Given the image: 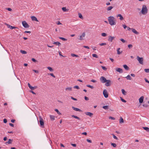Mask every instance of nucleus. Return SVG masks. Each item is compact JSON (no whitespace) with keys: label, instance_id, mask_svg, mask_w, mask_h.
<instances>
[{"label":"nucleus","instance_id":"38","mask_svg":"<svg viewBox=\"0 0 149 149\" xmlns=\"http://www.w3.org/2000/svg\"><path fill=\"white\" fill-rule=\"evenodd\" d=\"M71 56L72 57H79L76 54H71Z\"/></svg>","mask_w":149,"mask_h":149},{"label":"nucleus","instance_id":"54","mask_svg":"<svg viewBox=\"0 0 149 149\" xmlns=\"http://www.w3.org/2000/svg\"><path fill=\"white\" fill-rule=\"evenodd\" d=\"M49 74L50 75L52 76V77H53L54 78L56 77L54 75L53 73H50Z\"/></svg>","mask_w":149,"mask_h":149},{"label":"nucleus","instance_id":"5","mask_svg":"<svg viewBox=\"0 0 149 149\" xmlns=\"http://www.w3.org/2000/svg\"><path fill=\"white\" fill-rule=\"evenodd\" d=\"M22 24L23 26L25 28H28L29 27V26L25 21H23Z\"/></svg>","mask_w":149,"mask_h":149},{"label":"nucleus","instance_id":"27","mask_svg":"<svg viewBox=\"0 0 149 149\" xmlns=\"http://www.w3.org/2000/svg\"><path fill=\"white\" fill-rule=\"evenodd\" d=\"M113 8V6H110L108 7L107 8V11L110 10H111Z\"/></svg>","mask_w":149,"mask_h":149},{"label":"nucleus","instance_id":"48","mask_svg":"<svg viewBox=\"0 0 149 149\" xmlns=\"http://www.w3.org/2000/svg\"><path fill=\"white\" fill-rule=\"evenodd\" d=\"M101 67L103 70H107V68L103 66H102Z\"/></svg>","mask_w":149,"mask_h":149},{"label":"nucleus","instance_id":"9","mask_svg":"<svg viewBox=\"0 0 149 149\" xmlns=\"http://www.w3.org/2000/svg\"><path fill=\"white\" fill-rule=\"evenodd\" d=\"M111 81L110 80H107V81L105 84V85L107 86H109L111 85Z\"/></svg>","mask_w":149,"mask_h":149},{"label":"nucleus","instance_id":"57","mask_svg":"<svg viewBox=\"0 0 149 149\" xmlns=\"http://www.w3.org/2000/svg\"><path fill=\"white\" fill-rule=\"evenodd\" d=\"M71 99H72V100H74L75 101H77V99L74 98V97H71Z\"/></svg>","mask_w":149,"mask_h":149},{"label":"nucleus","instance_id":"35","mask_svg":"<svg viewBox=\"0 0 149 149\" xmlns=\"http://www.w3.org/2000/svg\"><path fill=\"white\" fill-rule=\"evenodd\" d=\"M55 111L56 112H57V113H58V115H61V113L60 112H59V111H58V109H55Z\"/></svg>","mask_w":149,"mask_h":149},{"label":"nucleus","instance_id":"20","mask_svg":"<svg viewBox=\"0 0 149 149\" xmlns=\"http://www.w3.org/2000/svg\"><path fill=\"white\" fill-rule=\"evenodd\" d=\"M142 128L147 132H149V128L147 127H143Z\"/></svg>","mask_w":149,"mask_h":149},{"label":"nucleus","instance_id":"45","mask_svg":"<svg viewBox=\"0 0 149 149\" xmlns=\"http://www.w3.org/2000/svg\"><path fill=\"white\" fill-rule=\"evenodd\" d=\"M106 45V44L105 43H101L99 44V45L101 46L105 45Z\"/></svg>","mask_w":149,"mask_h":149},{"label":"nucleus","instance_id":"22","mask_svg":"<svg viewBox=\"0 0 149 149\" xmlns=\"http://www.w3.org/2000/svg\"><path fill=\"white\" fill-rule=\"evenodd\" d=\"M120 49V48H118V49L117 50V54H119V55L120 54H121V53L122 52V51H121V52H120L119 51V50Z\"/></svg>","mask_w":149,"mask_h":149},{"label":"nucleus","instance_id":"55","mask_svg":"<svg viewBox=\"0 0 149 149\" xmlns=\"http://www.w3.org/2000/svg\"><path fill=\"white\" fill-rule=\"evenodd\" d=\"M86 141H87L89 142V143H92V141L90 140H89V139H86Z\"/></svg>","mask_w":149,"mask_h":149},{"label":"nucleus","instance_id":"4","mask_svg":"<svg viewBox=\"0 0 149 149\" xmlns=\"http://www.w3.org/2000/svg\"><path fill=\"white\" fill-rule=\"evenodd\" d=\"M136 59L139 61V63L142 65L143 64V59L142 57H140L139 56H138L136 57Z\"/></svg>","mask_w":149,"mask_h":149},{"label":"nucleus","instance_id":"46","mask_svg":"<svg viewBox=\"0 0 149 149\" xmlns=\"http://www.w3.org/2000/svg\"><path fill=\"white\" fill-rule=\"evenodd\" d=\"M62 10L64 12L66 11L67 9L65 7H63L62 8Z\"/></svg>","mask_w":149,"mask_h":149},{"label":"nucleus","instance_id":"34","mask_svg":"<svg viewBox=\"0 0 149 149\" xmlns=\"http://www.w3.org/2000/svg\"><path fill=\"white\" fill-rule=\"evenodd\" d=\"M59 38L61 39V40H63V41H67V39L64 38H63V37H59Z\"/></svg>","mask_w":149,"mask_h":149},{"label":"nucleus","instance_id":"63","mask_svg":"<svg viewBox=\"0 0 149 149\" xmlns=\"http://www.w3.org/2000/svg\"><path fill=\"white\" fill-rule=\"evenodd\" d=\"M143 106L145 107H148V105L147 104H143Z\"/></svg>","mask_w":149,"mask_h":149},{"label":"nucleus","instance_id":"18","mask_svg":"<svg viewBox=\"0 0 149 149\" xmlns=\"http://www.w3.org/2000/svg\"><path fill=\"white\" fill-rule=\"evenodd\" d=\"M6 24L8 26V28H10L11 29H14L16 28L15 26H13L11 25L7 24Z\"/></svg>","mask_w":149,"mask_h":149},{"label":"nucleus","instance_id":"6","mask_svg":"<svg viewBox=\"0 0 149 149\" xmlns=\"http://www.w3.org/2000/svg\"><path fill=\"white\" fill-rule=\"evenodd\" d=\"M100 80L102 83H104L106 82L107 79L104 77L102 76L100 78Z\"/></svg>","mask_w":149,"mask_h":149},{"label":"nucleus","instance_id":"25","mask_svg":"<svg viewBox=\"0 0 149 149\" xmlns=\"http://www.w3.org/2000/svg\"><path fill=\"white\" fill-rule=\"evenodd\" d=\"M53 44L56 45H58L59 46L61 45V44L58 42H54Z\"/></svg>","mask_w":149,"mask_h":149},{"label":"nucleus","instance_id":"24","mask_svg":"<svg viewBox=\"0 0 149 149\" xmlns=\"http://www.w3.org/2000/svg\"><path fill=\"white\" fill-rule=\"evenodd\" d=\"M124 122V120L123 119V118L121 117L120 118V119L119 120V123H123Z\"/></svg>","mask_w":149,"mask_h":149},{"label":"nucleus","instance_id":"19","mask_svg":"<svg viewBox=\"0 0 149 149\" xmlns=\"http://www.w3.org/2000/svg\"><path fill=\"white\" fill-rule=\"evenodd\" d=\"M123 67L124 68L127 70H128L129 69V67L126 65H123Z\"/></svg>","mask_w":149,"mask_h":149},{"label":"nucleus","instance_id":"1","mask_svg":"<svg viewBox=\"0 0 149 149\" xmlns=\"http://www.w3.org/2000/svg\"><path fill=\"white\" fill-rule=\"evenodd\" d=\"M115 18L113 16H110L108 17V20L109 24L111 26L115 25L116 23L115 21Z\"/></svg>","mask_w":149,"mask_h":149},{"label":"nucleus","instance_id":"12","mask_svg":"<svg viewBox=\"0 0 149 149\" xmlns=\"http://www.w3.org/2000/svg\"><path fill=\"white\" fill-rule=\"evenodd\" d=\"M31 18L32 21H35L36 22H38V20L37 19V18L34 16H32L31 17Z\"/></svg>","mask_w":149,"mask_h":149},{"label":"nucleus","instance_id":"36","mask_svg":"<svg viewBox=\"0 0 149 149\" xmlns=\"http://www.w3.org/2000/svg\"><path fill=\"white\" fill-rule=\"evenodd\" d=\"M111 144L113 147L115 148L116 146V143H111Z\"/></svg>","mask_w":149,"mask_h":149},{"label":"nucleus","instance_id":"39","mask_svg":"<svg viewBox=\"0 0 149 149\" xmlns=\"http://www.w3.org/2000/svg\"><path fill=\"white\" fill-rule=\"evenodd\" d=\"M111 135L113 136V138L114 139L116 140H118V138H117V137L116 136L113 134H112Z\"/></svg>","mask_w":149,"mask_h":149},{"label":"nucleus","instance_id":"32","mask_svg":"<svg viewBox=\"0 0 149 149\" xmlns=\"http://www.w3.org/2000/svg\"><path fill=\"white\" fill-rule=\"evenodd\" d=\"M108 106L106 105L103 107L102 108L105 110H107L108 109Z\"/></svg>","mask_w":149,"mask_h":149},{"label":"nucleus","instance_id":"31","mask_svg":"<svg viewBox=\"0 0 149 149\" xmlns=\"http://www.w3.org/2000/svg\"><path fill=\"white\" fill-rule=\"evenodd\" d=\"M20 52L21 53L23 54H25L27 53L24 50H21Z\"/></svg>","mask_w":149,"mask_h":149},{"label":"nucleus","instance_id":"52","mask_svg":"<svg viewBox=\"0 0 149 149\" xmlns=\"http://www.w3.org/2000/svg\"><path fill=\"white\" fill-rule=\"evenodd\" d=\"M109 119H111L113 120H115V118H114L113 117H111V116H109Z\"/></svg>","mask_w":149,"mask_h":149},{"label":"nucleus","instance_id":"13","mask_svg":"<svg viewBox=\"0 0 149 149\" xmlns=\"http://www.w3.org/2000/svg\"><path fill=\"white\" fill-rule=\"evenodd\" d=\"M132 32L136 34H139V33L136 31L134 29L132 28Z\"/></svg>","mask_w":149,"mask_h":149},{"label":"nucleus","instance_id":"56","mask_svg":"<svg viewBox=\"0 0 149 149\" xmlns=\"http://www.w3.org/2000/svg\"><path fill=\"white\" fill-rule=\"evenodd\" d=\"M33 71L34 72L36 73H38L39 72L38 70H33Z\"/></svg>","mask_w":149,"mask_h":149},{"label":"nucleus","instance_id":"7","mask_svg":"<svg viewBox=\"0 0 149 149\" xmlns=\"http://www.w3.org/2000/svg\"><path fill=\"white\" fill-rule=\"evenodd\" d=\"M103 94L105 98H107L108 97V94L106 89L104 90L103 91Z\"/></svg>","mask_w":149,"mask_h":149},{"label":"nucleus","instance_id":"41","mask_svg":"<svg viewBox=\"0 0 149 149\" xmlns=\"http://www.w3.org/2000/svg\"><path fill=\"white\" fill-rule=\"evenodd\" d=\"M79 17L81 19H83V18L82 15L81 13L79 14Z\"/></svg>","mask_w":149,"mask_h":149},{"label":"nucleus","instance_id":"3","mask_svg":"<svg viewBox=\"0 0 149 149\" xmlns=\"http://www.w3.org/2000/svg\"><path fill=\"white\" fill-rule=\"evenodd\" d=\"M39 122L40 123V126L41 127L43 128L44 127V122L43 120L40 116H39Z\"/></svg>","mask_w":149,"mask_h":149},{"label":"nucleus","instance_id":"49","mask_svg":"<svg viewBox=\"0 0 149 149\" xmlns=\"http://www.w3.org/2000/svg\"><path fill=\"white\" fill-rule=\"evenodd\" d=\"M120 40L123 43H125V41L123 38H121Z\"/></svg>","mask_w":149,"mask_h":149},{"label":"nucleus","instance_id":"2","mask_svg":"<svg viewBox=\"0 0 149 149\" xmlns=\"http://www.w3.org/2000/svg\"><path fill=\"white\" fill-rule=\"evenodd\" d=\"M148 11V9L147 8L146 6L145 5H143L141 11V13L143 15H145L147 13Z\"/></svg>","mask_w":149,"mask_h":149},{"label":"nucleus","instance_id":"14","mask_svg":"<svg viewBox=\"0 0 149 149\" xmlns=\"http://www.w3.org/2000/svg\"><path fill=\"white\" fill-rule=\"evenodd\" d=\"M116 70L120 73L123 72V70L120 68H117L116 69Z\"/></svg>","mask_w":149,"mask_h":149},{"label":"nucleus","instance_id":"47","mask_svg":"<svg viewBox=\"0 0 149 149\" xmlns=\"http://www.w3.org/2000/svg\"><path fill=\"white\" fill-rule=\"evenodd\" d=\"M74 88H77V89H79V86H74Z\"/></svg>","mask_w":149,"mask_h":149},{"label":"nucleus","instance_id":"64","mask_svg":"<svg viewBox=\"0 0 149 149\" xmlns=\"http://www.w3.org/2000/svg\"><path fill=\"white\" fill-rule=\"evenodd\" d=\"M3 122L6 123L7 122V120L6 119H4L3 120Z\"/></svg>","mask_w":149,"mask_h":149},{"label":"nucleus","instance_id":"15","mask_svg":"<svg viewBox=\"0 0 149 149\" xmlns=\"http://www.w3.org/2000/svg\"><path fill=\"white\" fill-rule=\"evenodd\" d=\"M86 115L90 117H91L93 115V114L90 112H86L85 113Z\"/></svg>","mask_w":149,"mask_h":149},{"label":"nucleus","instance_id":"37","mask_svg":"<svg viewBox=\"0 0 149 149\" xmlns=\"http://www.w3.org/2000/svg\"><path fill=\"white\" fill-rule=\"evenodd\" d=\"M86 86L88 87L91 88V89H93L94 88V87L93 86H91L90 85H86Z\"/></svg>","mask_w":149,"mask_h":149},{"label":"nucleus","instance_id":"43","mask_svg":"<svg viewBox=\"0 0 149 149\" xmlns=\"http://www.w3.org/2000/svg\"><path fill=\"white\" fill-rule=\"evenodd\" d=\"M101 35L102 36H104V37H105V36H107V33H102Z\"/></svg>","mask_w":149,"mask_h":149},{"label":"nucleus","instance_id":"28","mask_svg":"<svg viewBox=\"0 0 149 149\" xmlns=\"http://www.w3.org/2000/svg\"><path fill=\"white\" fill-rule=\"evenodd\" d=\"M50 119L52 120H54L55 119L54 116H53L50 115Z\"/></svg>","mask_w":149,"mask_h":149},{"label":"nucleus","instance_id":"26","mask_svg":"<svg viewBox=\"0 0 149 149\" xmlns=\"http://www.w3.org/2000/svg\"><path fill=\"white\" fill-rule=\"evenodd\" d=\"M72 117H73V118H75L76 119H78L79 120H80V118L79 117H77V116H76L74 115H72Z\"/></svg>","mask_w":149,"mask_h":149},{"label":"nucleus","instance_id":"21","mask_svg":"<svg viewBox=\"0 0 149 149\" xmlns=\"http://www.w3.org/2000/svg\"><path fill=\"white\" fill-rule=\"evenodd\" d=\"M125 78L127 79V80H131L132 79V78L130 76V75H128L127 77H125Z\"/></svg>","mask_w":149,"mask_h":149},{"label":"nucleus","instance_id":"17","mask_svg":"<svg viewBox=\"0 0 149 149\" xmlns=\"http://www.w3.org/2000/svg\"><path fill=\"white\" fill-rule=\"evenodd\" d=\"M117 17H120L119 19L121 20H123V19H124L123 17L122 16V15L120 14H118L117 15Z\"/></svg>","mask_w":149,"mask_h":149},{"label":"nucleus","instance_id":"58","mask_svg":"<svg viewBox=\"0 0 149 149\" xmlns=\"http://www.w3.org/2000/svg\"><path fill=\"white\" fill-rule=\"evenodd\" d=\"M144 79H145V81H146V82H147V83H149V81H148L146 78H145Z\"/></svg>","mask_w":149,"mask_h":149},{"label":"nucleus","instance_id":"59","mask_svg":"<svg viewBox=\"0 0 149 149\" xmlns=\"http://www.w3.org/2000/svg\"><path fill=\"white\" fill-rule=\"evenodd\" d=\"M123 26L124 29H125L126 28H127V26L125 24H123Z\"/></svg>","mask_w":149,"mask_h":149},{"label":"nucleus","instance_id":"8","mask_svg":"<svg viewBox=\"0 0 149 149\" xmlns=\"http://www.w3.org/2000/svg\"><path fill=\"white\" fill-rule=\"evenodd\" d=\"M108 39V41L112 42L113 40L115 38V37L114 36H109Z\"/></svg>","mask_w":149,"mask_h":149},{"label":"nucleus","instance_id":"10","mask_svg":"<svg viewBox=\"0 0 149 149\" xmlns=\"http://www.w3.org/2000/svg\"><path fill=\"white\" fill-rule=\"evenodd\" d=\"M144 97L143 96H142L139 99V101L140 103H142L144 99Z\"/></svg>","mask_w":149,"mask_h":149},{"label":"nucleus","instance_id":"62","mask_svg":"<svg viewBox=\"0 0 149 149\" xmlns=\"http://www.w3.org/2000/svg\"><path fill=\"white\" fill-rule=\"evenodd\" d=\"M83 47L84 48H87V49H90L89 47L88 46H83Z\"/></svg>","mask_w":149,"mask_h":149},{"label":"nucleus","instance_id":"30","mask_svg":"<svg viewBox=\"0 0 149 149\" xmlns=\"http://www.w3.org/2000/svg\"><path fill=\"white\" fill-rule=\"evenodd\" d=\"M72 87L66 88L65 89V90L66 91H72Z\"/></svg>","mask_w":149,"mask_h":149},{"label":"nucleus","instance_id":"40","mask_svg":"<svg viewBox=\"0 0 149 149\" xmlns=\"http://www.w3.org/2000/svg\"><path fill=\"white\" fill-rule=\"evenodd\" d=\"M144 71L147 73H149V69H144Z\"/></svg>","mask_w":149,"mask_h":149},{"label":"nucleus","instance_id":"11","mask_svg":"<svg viewBox=\"0 0 149 149\" xmlns=\"http://www.w3.org/2000/svg\"><path fill=\"white\" fill-rule=\"evenodd\" d=\"M12 141H13V139H8V141L6 142L5 144L6 145L7 144H11L12 143Z\"/></svg>","mask_w":149,"mask_h":149},{"label":"nucleus","instance_id":"29","mask_svg":"<svg viewBox=\"0 0 149 149\" xmlns=\"http://www.w3.org/2000/svg\"><path fill=\"white\" fill-rule=\"evenodd\" d=\"M37 87V86H35L34 87L31 86L30 89L32 90H33L35 89H36Z\"/></svg>","mask_w":149,"mask_h":149},{"label":"nucleus","instance_id":"51","mask_svg":"<svg viewBox=\"0 0 149 149\" xmlns=\"http://www.w3.org/2000/svg\"><path fill=\"white\" fill-rule=\"evenodd\" d=\"M128 47L130 49L132 47V45L131 44H129L128 45Z\"/></svg>","mask_w":149,"mask_h":149},{"label":"nucleus","instance_id":"44","mask_svg":"<svg viewBox=\"0 0 149 149\" xmlns=\"http://www.w3.org/2000/svg\"><path fill=\"white\" fill-rule=\"evenodd\" d=\"M92 56L93 57L98 58V56L96 54H92Z\"/></svg>","mask_w":149,"mask_h":149},{"label":"nucleus","instance_id":"61","mask_svg":"<svg viewBox=\"0 0 149 149\" xmlns=\"http://www.w3.org/2000/svg\"><path fill=\"white\" fill-rule=\"evenodd\" d=\"M92 47L93 50H96V47Z\"/></svg>","mask_w":149,"mask_h":149},{"label":"nucleus","instance_id":"42","mask_svg":"<svg viewBox=\"0 0 149 149\" xmlns=\"http://www.w3.org/2000/svg\"><path fill=\"white\" fill-rule=\"evenodd\" d=\"M120 100H121L124 102H126V101L125 100H124V99H123L122 97H120Z\"/></svg>","mask_w":149,"mask_h":149},{"label":"nucleus","instance_id":"60","mask_svg":"<svg viewBox=\"0 0 149 149\" xmlns=\"http://www.w3.org/2000/svg\"><path fill=\"white\" fill-rule=\"evenodd\" d=\"M32 61L34 62H36L37 61L34 58H32Z\"/></svg>","mask_w":149,"mask_h":149},{"label":"nucleus","instance_id":"53","mask_svg":"<svg viewBox=\"0 0 149 149\" xmlns=\"http://www.w3.org/2000/svg\"><path fill=\"white\" fill-rule=\"evenodd\" d=\"M79 39L81 40H83V37L81 36H79Z\"/></svg>","mask_w":149,"mask_h":149},{"label":"nucleus","instance_id":"50","mask_svg":"<svg viewBox=\"0 0 149 149\" xmlns=\"http://www.w3.org/2000/svg\"><path fill=\"white\" fill-rule=\"evenodd\" d=\"M85 35H86V33L85 32H84L82 33V35H81V36L82 37H84L85 36Z\"/></svg>","mask_w":149,"mask_h":149},{"label":"nucleus","instance_id":"33","mask_svg":"<svg viewBox=\"0 0 149 149\" xmlns=\"http://www.w3.org/2000/svg\"><path fill=\"white\" fill-rule=\"evenodd\" d=\"M47 68L50 71L52 72L54 70L51 67H48Z\"/></svg>","mask_w":149,"mask_h":149},{"label":"nucleus","instance_id":"16","mask_svg":"<svg viewBox=\"0 0 149 149\" xmlns=\"http://www.w3.org/2000/svg\"><path fill=\"white\" fill-rule=\"evenodd\" d=\"M72 108L75 111H79L80 112H81V110L80 109H79L78 108H75L74 107H72Z\"/></svg>","mask_w":149,"mask_h":149},{"label":"nucleus","instance_id":"23","mask_svg":"<svg viewBox=\"0 0 149 149\" xmlns=\"http://www.w3.org/2000/svg\"><path fill=\"white\" fill-rule=\"evenodd\" d=\"M121 91L123 94L124 95H126V92L125 91L124 89H122Z\"/></svg>","mask_w":149,"mask_h":149}]
</instances>
